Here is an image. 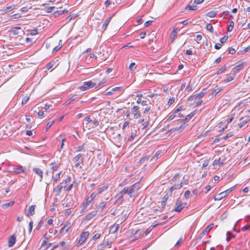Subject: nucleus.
<instances>
[{"label":"nucleus","instance_id":"nucleus-1","mask_svg":"<svg viewBox=\"0 0 250 250\" xmlns=\"http://www.w3.org/2000/svg\"><path fill=\"white\" fill-rule=\"evenodd\" d=\"M207 93V92L205 89H203L201 92L194 94L193 95L190 96L188 100L189 102L194 101L193 104L195 105V106H199L203 102V101L201 100V98L203 97Z\"/></svg>","mask_w":250,"mask_h":250},{"label":"nucleus","instance_id":"nucleus-2","mask_svg":"<svg viewBox=\"0 0 250 250\" xmlns=\"http://www.w3.org/2000/svg\"><path fill=\"white\" fill-rule=\"evenodd\" d=\"M83 154L81 153L77 154L72 159V161L75 164V167H80V168H81V165H83Z\"/></svg>","mask_w":250,"mask_h":250},{"label":"nucleus","instance_id":"nucleus-3","mask_svg":"<svg viewBox=\"0 0 250 250\" xmlns=\"http://www.w3.org/2000/svg\"><path fill=\"white\" fill-rule=\"evenodd\" d=\"M97 194L93 192L85 200V202L83 203L82 204V207L83 209H82V212H83L84 210L87 207V206L92 202L93 200L96 196Z\"/></svg>","mask_w":250,"mask_h":250},{"label":"nucleus","instance_id":"nucleus-4","mask_svg":"<svg viewBox=\"0 0 250 250\" xmlns=\"http://www.w3.org/2000/svg\"><path fill=\"white\" fill-rule=\"evenodd\" d=\"M96 86H97V83L90 81L84 82L83 85L79 87V88L82 91H85L89 88L95 87Z\"/></svg>","mask_w":250,"mask_h":250},{"label":"nucleus","instance_id":"nucleus-5","mask_svg":"<svg viewBox=\"0 0 250 250\" xmlns=\"http://www.w3.org/2000/svg\"><path fill=\"white\" fill-rule=\"evenodd\" d=\"M89 235L88 231L83 232L81 233L80 238L77 243V246H79L82 245L88 238Z\"/></svg>","mask_w":250,"mask_h":250},{"label":"nucleus","instance_id":"nucleus-6","mask_svg":"<svg viewBox=\"0 0 250 250\" xmlns=\"http://www.w3.org/2000/svg\"><path fill=\"white\" fill-rule=\"evenodd\" d=\"M226 158L224 156L222 155L219 158H215L213 162V166L218 165L219 167L224 165L226 163Z\"/></svg>","mask_w":250,"mask_h":250},{"label":"nucleus","instance_id":"nucleus-7","mask_svg":"<svg viewBox=\"0 0 250 250\" xmlns=\"http://www.w3.org/2000/svg\"><path fill=\"white\" fill-rule=\"evenodd\" d=\"M232 188H230L223 192H221L214 197V200L219 201L225 197L231 191Z\"/></svg>","mask_w":250,"mask_h":250},{"label":"nucleus","instance_id":"nucleus-8","mask_svg":"<svg viewBox=\"0 0 250 250\" xmlns=\"http://www.w3.org/2000/svg\"><path fill=\"white\" fill-rule=\"evenodd\" d=\"M47 232L43 235L42 242L41 245L42 247L46 246L44 250H47L52 245V243L49 242V238L46 236Z\"/></svg>","mask_w":250,"mask_h":250},{"label":"nucleus","instance_id":"nucleus-9","mask_svg":"<svg viewBox=\"0 0 250 250\" xmlns=\"http://www.w3.org/2000/svg\"><path fill=\"white\" fill-rule=\"evenodd\" d=\"M13 172L16 174H20L21 173L26 174L25 168L21 166H15L13 168Z\"/></svg>","mask_w":250,"mask_h":250},{"label":"nucleus","instance_id":"nucleus-10","mask_svg":"<svg viewBox=\"0 0 250 250\" xmlns=\"http://www.w3.org/2000/svg\"><path fill=\"white\" fill-rule=\"evenodd\" d=\"M138 106H134L131 108V112L134 114V118L138 119L141 116L140 112Z\"/></svg>","mask_w":250,"mask_h":250},{"label":"nucleus","instance_id":"nucleus-11","mask_svg":"<svg viewBox=\"0 0 250 250\" xmlns=\"http://www.w3.org/2000/svg\"><path fill=\"white\" fill-rule=\"evenodd\" d=\"M129 196L130 197H132L133 196V194L138 191L140 188V187L136 184H134L132 186L129 187Z\"/></svg>","mask_w":250,"mask_h":250},{"label":"nucleus","instance_id":"nucleus-12","mask_svg":"<svg viewBox=\"0 0 250 250\" xmlns=\"http://www.w3.org/2000/svg\"><path fill=\"white\" fill-rule=\"evenodd\" d=\"M244 63H241L237 64L231 69V73L236 74L241 70L244 66Z\"/></svg>","mask_w":250,"mask_h":250},{"label":"nucleus","instance_id":"nucleus-13","mask_svg":"<svg viewBox=\"0 0 250 250\" xmlns=\"http://www.w3.org/2000/svg\"><path fill=\"white\" fill-rule=\"evenodd\" d=\"M71 227V223L67 222L60 230L61 233H65Z\"/></svg>","mask_w":250,"mask_h":250},{"label":"nucleus","instance_id":"nucleus-14","mask_svg":"<svg viewBox=\"0 0 250 250\" xmlns=\"http://www.w3.org/2000/svg\"><path fill=\"white\" fill-rule=\"evenodd\" d=\"M241 122L238 124L239 128L243 127L247 123L250 121V118L249 117L241 118L240 119Z\"/></svg>","mask_w":250,"mask_h":250},{"label":"nucleus","instance_id":"nucleus-15","mask_svg":"<svg viewBox=\"0 0 250 250\" xmlns=\"http://www.w3.org/2000/svg\"><path fill=\"white\" fill-rule=\"evenodd\" d=\"M65 187V183H64L63 182H62L58 186H57L56 188L54 189L55 192H56V195H59L61 192L62 189Z\"/></svg>","mask_w":250,"mask_h":250},{"label":"nucleus","instance_id":"nucleus-16","mask_svg":"<svg viewBox=\"0 0 250 250\" xmlns=\"http://www.w3.org/2000/svg\"><path fill=\"white\" fill-rule=\"evenodd\" d=\"M184 208V205H181V202L179 199L177 200L176 203V207L174 210L176 212H179Z\"/></svg>","mask_w":250,"mask_h":250},{"label":"nucleus","instance_id":"nucleus-17","mask_svg":"<svg viewBox=\"0 0 250 250\" xmlns=\"http://www.w3.org/2000/svg\"><path fill=\"white\" fill-rule=\"evenodd\" d=\"M97 213V210H95L88 213L85 217V220L89 221L93 218Z\"/></svg>","mask_w":250,"mask_h":250},{"label":"nucleus","instance_id":"nucleus-18","mask_svg":"<svg viewBox=\"0 0 250 250\" xmlns=\"http://www.w3.org/2000/svg\"><path fill=\"white\" fill-rule=\"evenodd\" d=\"M107 202L102 201L99 205L96 206V210L98 211H102L104 208L106 206V203Z\"/></svg>","mask_w":250,"mask_h":250},{"label":"nucleus","instance_id":"nucleus-19","mask_svg":"<svg viewBox=\"0 0 250 250\" xmlns=\"http://www.w3.org/2000/svg\"><path fill=\"white\" fill-rule=\"evenodd\" d=\"M99 125V122L97 120L94 119V120H92V122H91L88 125H86V128L88 129L91 128H95Z\"/></svg>","mask_w":250,"mask_h":250},{"label":"nucleus","instance_id":"nucleus-20","mask_svg":"<svg viewBox=\"0 0 250 250\" xmlns=\"http://www.w3.org/2000/svg\"><path fill=\"white\" fill-rule=\"evenodd\" d=\"M36 206L35 205H32L29 207L27 213H26V215L28 216H32L35 214V209Z\"/></svg>","mask_w":250,"mask_h":250},{"label":"nucleus","instance_id":"nucleus-21","mask_svg":"<svg viewBox=\"0 0 250 250\" xmlns=\"http://www.w3.org/2000/svg\"><path fill=\"white\" fill-rule=\"evenodd\" d=\"M177 28H175L172 32L170 34V42L172 43L173 42V41L175 40V39L177 37Z\"/></svg>","mask_w":250,"mask_h":250},{"label":"nucleus","instance_id":"nucleus-22","mask_svg":"<svg viewBox=\"0 0 250 250\" xmlns=\"http://www.w3.org/2000/svg\"><path fill=\"white\" fill-rule=\"evenodd\" d=\"M108 245V241L103 242L97 246V250H104V248H105Z\"/></svg>","mask_w":250,"mask_h":250},{"label":"nucleus","instance_id":"nucleus-23","mask_svg":"<svg viewBox=\"0 0 250 250\" xmlns=\"http://www.w3.org/2000/svg\"><path fill=\"white\" fill-rule=\"evenodd\" d=\"M16 241V237L14 235L11 236L8 240V246L11 247L14 246Z\"/></svg>","mask_w":250,"mask_h":250},{"label":"nucleus","instance_id":"nucleus-24","mask_svg":"<svg viewBox=\"0 0 250 250\" xmlns=\"http://www.w3.org/2000/svg\"><path fill=\"white\" fill-rule=\"evenodd\" d=\"M214 224H211L208 225L201 233V234L203 235L208 234L210 230L212 229Z\"/></svg>","mask_w":250,"mask_h":250},{"label":"nucleus","instance_id":"nucleus-25","mask_svg":"<svg viewBox=\"0 0 250 250\" xmlns=\"http://www.w3.org/2000/svg\"><path fill=\"white\" fill-rule=\"evenodd\" d=\"M33 171L38 174L40 177V181H41L43 177V172L39 168L35 167L33 169Z\"/></svg>","mask_w":250,"mask_h":250},{"label":"nucleus","instance_id":"nucleus-26","mask_svg":"<svg viewBox=\"0 0 250 250\" xmlns=\"http://www.w3.org/2000/svg\"><path fill=\"white\" fill-rule=\"evenodd\" d=\"M91 122H92V120L90 118V117H86L83 120V126L86 128V125H88Z\"/></svg>","mask_w":250,"mask_h":250},{"label":"nucleus","instance_id":"nucleus-27","mask_svg":"<svg viewBox=\"0 0 250 250\" xmlns=\"http://www.w3.org/2000/svg\"><path fill=\"white\" fill-rule=\"evenodd\" d=\"M112 18V16H110L108 18H107V19H106L104 21V23H103V25L102 26V29L104 30V31H105L107 28V25H108L110 21H111V18Z\"/></svg>","mask_w":250,"mask_h":250},{"label":"nucleus","instance_id":"nucleus-28","mask_svg":"<svg viewBox=\"0 0 250 250\" xmlns=\"http://www.w3.org/2000/svg\"><path fill=\"white\" fill-rule=\"evenodd\" d=\"M183 182H181L179 184H174L173 186H172L170 189L169 191L172 192L173 190L176 189H179L182 187Z\"/></svg>","mask_w":250,"mask_h":250},{"label":"nucleus","instance_id":"nucleus-29","mask_svg":"<svg viewBox=\"0 0 250 250\" xmlns=\"http://www.w3.org/2000/svg\"><path fill=\"white\" fill-rule=\"evenodd\" d=\"M59 167V164L58 163H52L50 164V168L52 170V173H54V172L57 169V168Z\"/></svg>","mask_w":250,"mask_h":250},{"label":"nucleus","instance_id":"nucleus-30","mask_svg":"<svg viewBox=\"0 0 250 250\" xmlns=\"http://www.w3.org/2000/svg\"><path fill=\"white\" fill-rule=\"evenodd\" d=\"M62 171H60L58 174H56L55 176L52 175V181L53 185H55L56 182L58 181V180L60 178V174Z\"/></svg>","mask_w":250,"mask_h":250},{"label":"nucleus","instance_id":"nucleus-31","mask_svg":"<svg viewBox=\"0 0 250 250\" xmlns=\"http://www.w3.org/2000/svg\"><path fill=\"white\" fill-rule=\"evenodd\" d=\"M108 188V185H104V186H103L102 187L97 188V190L98 194H100L102 192L107 190Z\"/></svg>","mask_w":250,"mask_h":250},{"label":"nucleus","instance_id":"nucleus-32","mask_svg":"<svg viewBox=\"0 0 250 250\" xmlns=\"http://www.w3.org/2000/svg\"><path fill=\"white\" fill-rule=\"evenodd\" d=\"M121 89V87H115L111 89V91H108L106 93L105 95L107 96H110L111 95L113 92L116 91L118 90H120Z\"/></svg>","mask_w":250,"mask_h":250},{"label":"nucleus","instance_id":"nucleus-33","mask_svg":"<svg viewBox=\"0 0 250 250\" xmlns=\"http://www.w3.org/2000/svg\"><path fill=\"white\" fill-rule=\"evenodd\" d=\"M187 126V124L185 123L181 125L179 127H176L175 128V131H178L179 132H182L185 127Z\"/></svg>","mask_w":250,"mask_h":250},{"label":"nucleus","instance_id":"nucleus-34","mask_svg":"<svg viewBox=\"0 0 250 250\" xmlns=\"http://www.w3.org/2000/svg\"><path fill=\"white\" fill-rule=\"evenodd\" d=\"M198 9V6L196 5H191L190 4H188L187 5V6L185 8V9L187 10H192L194 11Z\"/></svg>","mask_w":250,"mask_h":250},{"label":"nucleus","instance_id":"nucleus-35","mask_svg":"<svg viewBox=\"0 0 250 250\" xmlns=\"http://www.w3.org/2000/svg\"><path fill=\"white\" fill-rule=\"evenodd\" d=\"M120 226V224L115 223L111 227V229L113 230L112 231V233H115L118 229H119Z\"/></svg>","mask_w":250,"mask_h":250},{"label":"nucleus","instance_id":"nucleus-36","mask_svg":"<svg viewBox=\"0 0 250 250\" xmlns=\"http://www.w3.org/2000/svg\"><path fill=\"white\" fill-rule=\"evenodd\" d=\"M148 100H142L141 98H139L137 100V103L138 104H141L142 105L145 106L147 105L148 104Z\"/></svg>","mask_w":250,"mask_h":250},{"label":"nucleus","instance_id":"nucleus-37","mask_svg":"<svg viewBox=\"0 0 250 250\" xmlns=\"http://www.w3.org/2000/svg\"><path fill=\"white\" fill-rule=\"evenodd\" d=\"M222 90V87L217 88L213 90L212 92L211 96L212 97H215L219 92Z\"/></svg>","mask_w":250,"mask_h":250},{"label":"nucleus","instance_id":"nucleus-38","mask_svg":"<svg viewBox=\"0 0 250 250\" xmlns=\"http://www.w3.org/2000/svg\"><path fill=\"white\" fill-rule=\"evenodd\" d=\"M234 23L233 21H230L229 23V25L228 26L227 30L228 32H231L234 27Z\"/></svg>","mask_w":250,"mask_h":250},{"label":"nucleus","instance_id":"nucleus-39","mask_svg":"<svg viewBox=\"0 0 250 250\" xmlns=\"http://www.w3.org/2000/svg\"><path fill=\"white\" fill-rule=\"evenodd\" d=\"M76 99V95H73L71 96L68 100L66 102L67 104H70L72 101H74Z\"/></svg>","mask_w":250,"mask_h":250},{"label":"nucleus","instance_id":"nucleus-40","mask_svg":"<svg viewBox=\"0 0 250 250\" xmlns=\"http://www.w3.org/2000/svg\"><path fill=\"white\" fill-rule=\"evenodd\" d=\"M207 16L210 18H214L217 15V12L215 11H210L207 14Z\"/></svg>","mask_w":250,"mask_h":250},{"label":"nucleus","instance_id":"nucleus-41","mask_svg":"<svg viewBox=\"0 0 250 250\" xmlns=\"http://www.w3.org/2000/svg\"><path fill=\"white\" fill-rule=\"evenodd\" d=\"M126 219V216H123L119 218L117 220V223H118V224H121L122 223H123Z\"/></svg>","mask_w":250,"mask_h":250},{"label":"nucleus","instance_id":"nucleus-42","mask_svg":"<svg viewBox=\"0 0 250 250\" xmlns=\"http://www.w3.org/2000/svg\"><path fill=\"white\" fill-rule=\"evenodd\" d=\"M136 134H137V130H134V131H132L131 132V135L130 136V137L129 139H128V140L129 141H132L134 140V139L135 138V137H136Z\"/></svg>","mask_w":250,"mask_h":250},{"label":"nucleus","instance_id":"nucleus-43","mask_svg":"<svg viewBox=\"0 0 250 250\" xmlns=\"http://www.w3.org/2000/svg\"><path fill=\"white\" fill-rule=\"evenodd\" d=\"M206 29L211 33H212L213 31V27L210 23H207L206 24Z\"/></svg>","mask_w":250,"mask_h":250},{"label":"nucleus","instance_id":"nucleus-44","mask_svg":"<svg viewBox=\"0 0 250 250\" xmlns=\"http://www.w3.org/2000/svg\"><path fill=\"white\" fill-rule=\"evenodd\" d=\"M122 193L124 194V195L125 194H127L129 195V187H125L123 190L121 191Z\"/></svg>","mask_w":250,"mask_h":250},{"label":"nucleus","instance_id":"nucleus-45","mask_svg":"<svg viewBox=\"0 0 250 250\" xmlns=\"http://www.w3.org/2000/svg\"><path fill=\"white\" fill-rule=\"evenodd\" d=\"M136 65L135 63H134V62L131 63L129 66V69L131 71H134V70L136 69Z\"/></svg>","mask_w":250,"mask_h":250},{"label":"nucleus","instance_id":"nucleus-46","mask_svg":"<svg viewBox=\"0 0 250 250\" xmlns=\"http://www.w3.org/2000/svg\"><path fill=\"white\" fill-rule=\"evenodd\" d=\"M180 177V175L179 173H177L174 175L173 178L171 180V181L172 182H176L178 179Z\"/></svg>","mask_w":250,"mask_h":250},{"label":"nucleus","instance_id":"nucleus-47","mask_svg":"<svg viewBox=\"0 0 250 250\" xmlns=\"http://www.w3.org/2000/svg\"><path fill=\"white\" fill-rule=\"evenodd\" d=\"M19 30H21V27H15L13 29L12 32L14 35H17L19 34Z\"/></svg>","mask_w":250,"mask_h":250},{"label":"nucleus","instance_id":"nucleus-48","mask_svg":"<svg viewBox=\"0 0 250 250\" xmlns=\"http://www.w3.org/2000/svg\"><path fill=\"white\" fill-rule=\"evenodd\" d=\"M43 224V221L42 220H41L39 222V223H38V225L37 226L35 229H37V230H39Z\"/></svg>","mask_w":250,"mask_h":250},{"label":"nucleus","instance_id":"nucleus-49","mask_svg":"<svg viewBox=\"0 0 250 250\" xmlns=\"http://www.w3.org/2000/svg\"><path fill=\"white\" fill-rule=\"evenodd\" d=\"M176 114V113H174V112L173 113L170 114L168 116V118L167 119V121H171V120H173L175 117Z\"/></svg>","mask_w":250,"mask_h":250},{"label":"nucleus","instance_id":"nucleus-50","mask_svg":"<svg viewBox=\"0 0 250 250\" xmlns=\"http://www.w3.org/2000/svg\"><path fill=\"white\" fill-rule=\"evenodd\" d=\"M83 149H84V146L83 145L77 146L75 148V151L77 152L81 151L83 150Z\"/></svg>","mask_w":250,"mask_h":250},{"label":"nucleus","instance_id":"nucleus-51","mask_svg":"<svg viewBox=\"0 0 250 250\" xmlns=\"http://www.w3.org/2000/svg\"><path fill=\"white\" fill-rule=\"evenodd\" d=\"M101 236V233H97L95 234L93 236L92 239L96 241L97 239H98L99 238H100Z\"/></svg>","mask_w":250,"mask_h":250},{"label":"nucleus","instance_id":"nucleus-52","mask_svg":"<svg viewBox=\"0 0 250 250\" xmlns=\"http://www.w3.org/2000/svg\"><path fill=\"white\" fill-rule=\"evenodd\" d=\"M195 111H193V112L190 113L189 114L186 116L185 119L186 120L190 119L195 115Z\"/></svg>","mask_w":250,"mask_h":250},{"label":"nucleus","instance_id":"nucleus-53","mask_svg":"<svg viewBox=\"0 0 250 250\" xmlns=\"http://www.w3.org/2000/svg\"><path fill=\"white\" fill-rule=\"evenodd\" d=\"M226 69V66H224L223 67L220 68L217 72H216V74L217 75H219L221 73H222L223 72H224L225 71V70Z\"/></svg>","mask_w":250,"mask_h":250},{"label":"nucleus","instance_id":"nucleus-54","mask_svg":"<svg viewBox=\"0 0 250 250\" xmlns=\"http://www.w3.org/2000/svg\"><path fill=\"white\" fill-rule=\"evenodd\" d=\"M233 135V133L232 132H229L228 134H227L226 135L224 136L222 139L224 140H226L228 138L231 137Z\"/></svg>","mask_w":250,"mask_h":250},{"label":"nucleus","instance_id":"nucleus-55","mask_svg":"<svg viewBox=\"0 0 250 250\" xmlns=\"http://www.w3.org/2000/svg\"><path fill=\"white\" fill-rule=\"evenodd\" d=\"M15 8L14 7H13L12 6H8V7H7L4 11L6 13H7V12H9L10 11H11L12 10H13Z\"/></svg>","mask_w":250,"mask_h":250},{"label":"nucleus","instance_id":"nucleus-56","mask_svg":"<svg viewBox=\"0 0 250 250\" xmlns=\"http://www.w3.org/2000/svg\"><path fill=\"white\" fill-rule=\"evenodd\" d=\"M33 221L32 220L30 221L29 224V232L31 233L33 229Z\"/></svg>","mask_w":250,"mask_h":250},{"label":"nucleus","instance_id":"nucleus-57","mask_svg":"<svg viewBox=\"0 0 250 250\" xmlns=\"http://www.w3.org/2000/svg\"><path fill=\"white\" fill-rule=\"evenodd\" d=\"M30 34L31 35H35L38 33V30L36 29H34L33 30H31L29 31Z\"/></svg>","mask_w":250,"mask_h":250},{"label":"nucleus","instance_id":"nucleus-58","mask_svg":"<svg viewBox=\"0 0 250 250\" xmlns=\"http://www.w3.org/2000/svg\"><path fill=\"white\" fill-rule=\"evenodd\" d=\"M148 159V157L147 156L144 157L141 159L140 160L139 163L143 164L146 161H147Z\"/></svg>","mask_w":250,"mask_h":250},{"label":"nucleus","instance_id":"nucleus-59","mask_svg":"<svg viewBox=\"0 0 250 250\" xmlns=\"http://www.w3.org/2000/svg\"><path fill=\"white\" fill-rule=\"evenodd\" d=\"M188 180V177L187 176H184L183 178V184H187V182Z\"/></svg>","mask_w":250,"mask_h":250},{"label":"nucleus","instance_id":"nucleus-60","mask_svg":"<svg viewBox=\"0 0 250 250\" xmlns=\"http://www.w3.org/2000/svg\"><path fill=\"white\" fill-rule=\"evenodd\" d=\"M174 98H170L167 102V104L169 105H171L174 102Z\"/></svg>","mask_w":250,"mask_h":250},{"label":"nucleus","instance_id":"nucleus-61","mask_svg":"<svg viewBox=\"0 0 250 250\" xmlns=\"http://www.w3.org/2000/svg\"><path fill=\"white\" fill-rule=\"evenodd\" d=\"M233 237H234L233 235H231L229 232H228L227 233V241L228 242L230 240V239Z\"/></svg>","mask_w":250,"mask_h":250},{"label":"nucleus","instance_id":"nucleus-62","mask_svg":"<svg viewBox=\"0 0 250 250\" xmlns=\"http://www.w3.org/2000/svg\"><path fill=\"white\" fill-rule=\"evenodd\" d=\"M29 98L27 97H24L22 100V104H26L29 100Z\"/></svg>","mask_w":250,"mask_h":250},{"label":"nucleus","instance_id":"nucleus-63","mask_svg":"<svg viewBox=\"0 0 250 250\" xmlns=\"http://www.w3.org/2000/svg\"><path fill=\"white\" fill-rule=\"evenodd\" d=\"M236 51L233 48H229V53L230 54H234L235 53Z\"/></svg>","mask_w":250,"mask_h":250},{"label":"nucleus","instance_id":"nucleus-64","mask_svg":"<svg viewBox=\"0 0 250 250\" xmlns=\"http://www.w3.org/2000/svg\"><path fill=\"white\" fill-rule=\"evenodd\" d=\"M228 39V37L225 36L220 39V42H221V43H224L226 42Z\"/></svg>","mask_w":250,"mask_h":250}]
</instances>
